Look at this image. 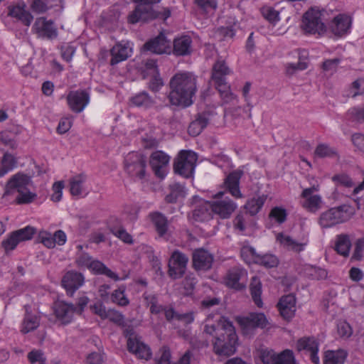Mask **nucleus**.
Segmentation results:
<instances>
[{
	"instance_id": "1",
	"label": "nucleus",
	"mask_w": 364,
	"mask_h": 364,
	"mask_svg": "<svg viewBox=\"0 0 364 364\" xmlns=\"http://www.w3.org/2000/svg\"><path fill=\"white\" fill-rule=\"evenodd\" d=\"M203 333L211 338L213 350L217 355L230 356L235 353L237 336L230 321L220 319L215 323H210L208 318Z\"/></svg>"
},
{
	"instance_id": "2",
	"label": "nucleus",
	"mask_w": 364,
	"mask_h": 364,
	"mask_svg": "<svg viewBox=\"0 0 364 364\" xmlns=\"http://www.w3.org/2000/svg\"><path fill=\"white\" fill-rule=\"evenodd\" d=\"M169 85L168 99L171 105L187 107L193 104V97L197 91V77L194 74L176 73L171 77Z\"/></svg>"
},
{
	"instance_id": "3",
	"label": "nucleus",
	"mask_w": 364,
	"mask_h": 364,
	"mask_svg": "<svg viewBox=\"0 0 364 364\" xmlns=\"http://www.w3.org/2000/svg\"><path fill=\"white\" fill-rule=\"evenodd\" d=\"M33 182L30 176L22 173L14 175L6 183L4 196L13 194L16 191L18 194L16 198L18 204H28L33 202L36 194L31 191Z\"/></svg>"
},
{
	"instance_id": "4",
	"label": "nucleus",
	"mask_w": 364,
	"mask_h": 364,
	"mask_svg": "<svg viewBox=\"0 0 364 364\" xmlns=\"http://www.w3.org/2000/svg\"><path fill=\"white\" fill-rule=\"evenodd\" d=\"M324 11L311 9L303 16L301 27L308 34L321 35L326 31L322 16Z\"/></svg>"
},
{
	"instance_id": "5",
	"label": "nucleus",
	"mask_w": 364,
	"mask_h": 364,
	"mask_svg": "<svg viewBox=\"0 0 364 364\" xmlns=\"http://www.w3.org/2000/svg\"><path fill=\"white\" fill-rule=\"evenodd\" d=\"M197 159V155L193 151L186 150L181 151L174 159V172L185 178L192 176Z\"/></svg>"
},
{
	"instance_id": "6",
	"label": "nucleus",
	"mask_w": 364,
	"mask_h": 364,
	"mask_svg": "<svg viewBox=\"0 0 364 364\" xmlns=\"http://www.w3.org/2000/svg\"><path fill=\"white\" fill-rule=\"evenodd\" d=\"M124 335L127 338L128 350L140 359L146 360L151 358V351L150 348L141 341L134 330L128 327L124 330Z\"/></svg>"
},
{
	"instance_id": "7",
	"label": "nucleus",
	"mask_w": 364,
	"mask_h": 364,
	"mask_svg": "<svg viewBox=\"0 0 364 364\" xmlns=\"http://www.w3.org/2000/svg\"><path fill=\"white\" fill-rule=\"evenodd\" d=\"M146 157L139 153L132 152L127 154L124 159L126 172L132 177L143 179L146 174Z\"/></svg>"
},
{
	"instance_id": "8",
	"label": "nucleus",
	"mask_w": 364,
	"mask_h": 364,
	"mask_svg": "<svg viewBox=\"0 0 364 364\" xmlns=\"http://www.w3.org/2000/svg\"><path fill=\"white\" fill-rule=\"evenodd\" d=\"M347 210L348 209L346 205L332 208L321 215L319 223L323 228H328L344 223L349 218Z\"/></svg>"
},
{
	"instance_id": "9",
	"label": "nucleus",
	"mask_w": 364,
	"mask_h": 364,
	"mask_svg": "<svg viewBox=\"0 0 364 364\" xmlns=\"http://www.w3.org/2000/svg\"><path fill=\"white\" fill-rule=\"evenodd\" d=\"M188 257L179 250L173 252L168 262V275L174 279L183 276L186 270Z\"/></svg>"
},
{
	"instance_id": "10",
	"label": "nucleus",
	"mask_w": 364,
	"mask_h": 364,
	"mask_svg": "<svg viewBox=\"0 0 364 364\" xmlns=\"http://www.w3.org/2000/svg\"><path fill=\"white\" fill-rule=\"evenodd\" d=\"M223 192H219L216 196L223 197ZM213 214L218 215L221 219L229 218L237 208V204L228 197L217 198L210 202Z\"/></svg>"
},
{
	"instance_id": "11",
	"label": "nucleus",
	"mask_w": 364,
	"mask_h": 364,
	"mask_svg": "<svg viewBox=\"0 0 364 364\" xmlns=\"http://www.w3.org/2000/svg\"><path fill=\"white\" fill-rule=\"evenodd\" d=\"M247 273V271L240 267H233L226 273L225 284L227 287L240 291L246 287Z\"/></svg>"
},
{
	"instance_id": "12",
	"label": "nucleus",
	"mask_w": 364,
	"mask_h": 364,
	"mask_svg": "<svg viewBox=\"0 0 364 364\" xmlns=\"http://www.w3.org/2000/svg\"><path fill=\"white\" fill-rule=\"evenodd\" d=\"M268 321L262 313H251L240 320V324L245 335L251 336L257 328H264Z\"/></svg>"
},
{
	"instance_id": "13",
	"label": "nucleus",
	"mask_w": 364,
	"mask_h": 364,
	"mask_svg": "<svg viewBox=\"0 0 364 364\" xmlns=\"http://www.w3.org/2000/svg\"><path fill=\"white\" fill-rule=\"evenodd\" d=\"M297 351H306L309 353V358L314 364H321L318 357L319 342L314 336H304L300 338L296 343Z\"/></svg>"
},
{
	"instance_id": "14",
	"label": "nucleus",
	"mask_w": 364,
	"mask_h": 364,
	"mask_svg": "<svg viewBox=\"0 0 364 364\" xmlns=\"http://www.w3.org/2000/svg\"><path fill=\"white\" fill-rule=\"evenodd\" d=\"M35 232L36 229L31 226L14 231L7 239L2 241V247L6 252L13 250L21 241L31 239Z\"/></svg>"
},
{
	"instance_id": "15",
	"label": "nucleus",
	"mask_w": 364,
	"mask_h": 364,
	"mask_svg": "<svg viewBox=\"0 0 364 364\" xmlns=\"http://www.w3.org/2000/svg\"><path fill=\"white\" fill-rule=\"evenodd\" d=\"M32 31L38 38L53 40L58 36V30L51 20L44 17L37 18L33 25Z\"/></svg>"
},
{
	"instance_id": "16",
	"label": "nucleus",
	"mask_w": 364,
	"mask_h": 364,
	"mask_svg": "<svg viewBox=\"0 0 364 364\" xmlns=\"http://www.w3.org/2000/svg\"><path fill=\"white\" fill-rule=\"evenodd\" d=\"M161 0H134V2L139 4L135 10L129 16V22L136 23L140 21H146L149 18H153L152 9L151 7H146V5L154 4L159 2Z\"/></svg>"
},
{
	"instance_id": "17",
	"label": "nucleus",
	"mask_w": 364,
	"mask_h": 364,
	"mask_svg": "<svg viewBox=\"0 0 364 364\" xmlns=\"http://www.w3.org/2000/svg\"><path fill=\"white\" fill-rule=\"evenodd\" d=\"M66 99L70 109L75 113H80L88 105L90 94L86 90H82L70 91Z\"/></svg>"
},
{
	"instance_id": "18",
	"label": "nucleus",
	"mask_w": 364,
	"mask_h": 364,
	"mask_svg": "<svg viewBox=\"0 0 364 364\" xmlns=\"http://www.w3.org/2000/svg\"><path fill=\"white\" fill-rule=\"evenodd\" d=\"M143 50L159 55L170 53L171 51V41L161 33L158 36L146 42L143 46Z\"/></svg>"
},
{
	"instance_id": "19",
	"label": "nucleus",
	"mask_w": 364,
	"mask_h": 364,
	"mask_svg": "<svg viewBox=\"0 0 364 364\" xmlns=\"http://www.w3.org/2000/svg\"><path fill=\"white\" fill-rule=\"evenodd\" d=\"M169 160L170 156L162 151H155L151 154L149 164L156 176L161 179L166 176Z\"/></svg>"
},
{
	"instance_id": "20",
	"label": "nucleus",
	"mask_w": 364,
	"mask_h": 364,
	"mask_svg": "<svg viewBox=\"0 0 364 364\" xmlns=\"http://www.w3.org/2000/svg\"><path fill=\"white\" fill-rule=\"evenodd\" d=\"M277 307L282 318L287 321H290L295 315V296L293 294L283 296L277 304Z\"/></svg>"
},
{
	"instance_id": "21",
	"label": "nucleus",
	"mask_w": 364,
	"mask_h": 364,
	"mask_svg": "<svg viewBox=\"0 0 364 364\" xmlns=\"http://www.w3.org/2000/svg\"><path fill=\"white\" fill-rule=\"evenodd\" d=\"M193 267L196 270L206 271L211 268L213 255L203 248L196 249L192 254Z\"/></svg>"
},
{
	"instance_id": "22",
	"label": "nucleus",
	"mask_w": 364,
	"mask_h": 364,
	"mask_svg": "<svg viewBox=\"0 0 364 364\" xmlns=\"http://www.w3.org/2000/svg\"><path fill=\"white\" fill-rule=\"evenodd\" d=\"M53 311L56 318L62 324L66 325L73 321L74 313L77 311V307L72 304L59 301L55 303Z\"/></svg>"
},
{
	"instance_id": "23",
	"label": "nucleus",
	"mask_w": 364,
	"mask_h": 364,
	"mask_svg": "<svg viewBox=\"0 0 364 364\" xmlns=\"http://www.w3.org/2000/svg\"><path fill=\"white\" fill-rule=\"evenodd\" d=\"M62 286L66 289L67 294L72 296L77 289L84 283V277L75 271L68 272L63 277Z\"/></svg>"
},
{
	"instance_id": "24",
	"label": "nucleus",
	"mask_w": 364,
	"mask_h": 364,
	"mask_svg": "<svg viewBox=\"0 0 364 364\" xmlns=\"http://www.w3.org/2000/svg\"><path fill=\"white\" fill-rule=\"evenodd\" d=\"M210 111H204L198 113L195 119L193 120L188 127V132L191 136H196L208 126L213 117Z\"/></svg>"
},
{
	"instance_id": "25",
	"label": "nucleus",
	"mask_w": 364,
	"mask_h": 364,
	"mask_svg": "<svg viewBox=\"0 0 364 364\" xmlns=\"http://www.w3.org/2000/svg\"><path fill=\"white\" fill-rule=\"evenodd\" d=\"M132 53V49L129 43H118L110 50V65H114L120 62L126 60Z\"/></svg>"
},
{
	"instance_id": "26",
	"label": "nucleus",
	"mask_w": 364,
	"mask_h": 364,
	"mask_svg": "<svg viewBox=\"0 0 364 364\" xmlns=\"http://www.w3.org/2000/svg\"><path fill=\"white\" fill-rule=\"evenodd\" d=\"M242 176V171H234L230 173L224 181L225 189L235 198L242 197L240 190V181Z\"/></svg>"
},
{
	"instance_id": "27",
	"label": "nucleus",
	"mask_w": 364,
	"mask_h": 364,
	"mask_svg": "<svg viewBox=\"0 0 364 364\" xmlns=\"http://www.w3.org/2000/svg\"><path fill=\"white\" fill-rule=\"evenodd\" d=\"M318 191V186L305 188L301 193V197L306 198L304 207L309 211L315 213L321 208V198L318 195L311 196L312 193Z\"/></svg>"
},
{
	"instance_id": "28",
	"label": "nucleus",
	"mask_w": 364,
	"mask_h": 364,
	"mask_svg": "<svg viewBox=\"0 0 364 364\" xmlns=\"http://www.w3.org/2000/svg\"><path fill=\"white\" fill-rule=\"evenodd\" d=\"M351 20L345 14L336 16L331 22V30L337 36H343L347 34L350 30Z\"/></svg>"
},
{
	"instance_id": "29",
	"label": "nucleus",
	"mask_w": 364,
	"mask_h": 364,
	"mask_svg": "<svg viewBox=\"0 0 364 364\" xmlns=\"http://www.w3.org/2000/svg\"><path fill=\"white\" fill-rule=\"evenodd\" d=\"M276 241L283 249L296 252L303 251L305 245V244L297 242L284 232L277 234Z\"/></svg>"
},
{
	"instance_id": "30",
	"label": "nucleus",
	"mask_w": 364,
	"mask_h": 364,
	"mask_svg": "<svg viewBox=\"0 0 364 364\" xmlns=\"http://www.w3.org/2000/svg\"><path fill=\"white\" fill-rule=\"evenodd\" d=\"M213 214L210 202L200 200L193 210V218L198 222H207L213 218Z\"/></svg>"
},
{
	"instance_id": "31",
	"label": "nucleus",
	"mask_w": 364,
	"mask_h": 364,
	"mask_svg": "<svg viewBox=\"0 0 364 364\" xmlns=\"http://www.w3.org/2000/svg\"><path fill=\"white\" fill-rule=\"evenodd\" d=\"M192 51V39L189 36H182L173 41V53L176 55L184 56Z\"/></svg>"
},
{
	"instance_id": "32",
	"label": "nucleus",
	"mask_w": 364,
	"mask_h": 364,
	"mask_svg": "<svg viewBox=\"0 0 364 364\" xmlns=\"http://www.w3.org/2000/svg\"><path fill=\"white\" fill-rule=\"evenodd\" d=\"M347 355V352L341 349L328 350L324 353L323 364H343Z\"/></svg>"
},
{
	"instance_id": "33",
	"label": "nucleus",
	"mask_w": 364,
	"mask_h": 364,
	"mask_svg": "<svg viewBox=\"0 0 364 364\" xmlns=\"http://www.w3.org/2000/svg\"><path fill=\"white\" fill-rule=\"evenodd\" d=\"M231 73L225 62L223 60H217L213 66L211 80L213 81H221L225 80L226 76Z\"/></svg>"
},
{
	"instance_id": "34",
	"label": "nucleus",
	"mask_w": 364,
	"mask_h": 364,
	"mask_svg": "<svg viewBox=\"0 0 364 364\" xmlns=\"http://www.w3.org/2000/svg\"><path fill=\"white\" fill-rule=\"evenodd\" d=\"M350 237L347 234H341L337 235L335 250L341 255L347 257L349 256L351 247Z\"/></svg>"
},
{
	"instance_id": "35",
	"label": "nucleus",
	"mask_w": 364,
	"mask_h": 364,
	"mask_svg": "<svg viewBox=\"0 0 364 364\" xmlns=\"http://www.w3.org/2000/svg\"><path fill=\"white\" fill-rule=\"evenodd\" d=\"M9 15L21 21L25 26H30L33 17L27 11L24 6H15L9 9Z\"/></svg>"
},
{
	"instance_id": "36",
	"label": "nucleus",
	"mask_w": 364,
	"mask_h": 364,
	"mask_svg": "<svg viewBox=\"0 0 364 364\" xmlns=\"http://www.w3.org/2000/svg\"><path fill=\"white\" fill-rule=\"evenodd\" d=\"M215 88L218 90L220 97L224 103H230L235 99V95L231 92L230 87L225 80L213 81Z\"/></svg>"
},
{
	"instance_id": "37",
	"label": "nucleus",
	"mask_w": 364,
	"mask_h": 364,
	"mask_svg": "<svg viewBox=\"0 0 364 364\" xmlns=\"http://www.w3.org/2000/svg\"><path fill=\"white\" fill-rule=\"evenodd\" d=\"M130 102L136 107L144 108H149L155 104L154 99L145 91L136 94L130 99Z\"/></svg>"
},
{
	"instance_id": "38",
	"label": "nucleus",
	"mask_w": 364,
	"mask_h": 364,
	"mask_svg": "<svg viewBox=\"0 0 364 364\" xmlns=\"http://www.w3.org/2000/svg\"><path fill=\"white\" fill-rule=\"evenodd\" d=\"M250 290L252 299L255 304L258 307H262L263 304L261 299L262 283L260 282V279L257 277L255 276L252 278L250 284Z\"/></svg>"
},
{
	"instance_id": "39",
	"label": "nucleus",
	"mask_w": 364,
	"mask_h": 364,
	"mask_svg": "<svg viewBox=\"0 0 364 364\" xmlns=\"http://www.w3.org/2000/svg\"><path fill=\"white\" fill-rule=\"evenodd\" d=\"M86 176L81 173L70 179V191L72 196H78L82 193Z\"/></svg>"
},
{
	"instance_id": "40",
	"label": "nucleus",
	"mask_w": 364,
	"mask_h": 364,
	"mask_svg": "<svg viewBox=\"0 0 364 364\" xmlns=\"http://www.w3.org/2000/svg\"><path fill=\"white\" fill-rule=\"evenodd\" d=\"M151 220L159 235L164 236L168 230V220L161 213H155L151 215Z\"/></svg>"
},
{
	"instance_id": "41",
	"label": "nucleus",
	"mask_w": 364,
	"mask_h": 364,
	"mask_svg": "<svg viewBox=\"0 0 364 364\" xmlns=\"http://www.w3.org/2000/svg\"><path fill=\"white\" fill-rule=\"evenodd\" d=\"M40 325V318L33 314H28L24 316L22 323L21 332L23 333H28L31 331L36 330Z\"/></svg>"
},
{
	"instance_id": "42",
	"label": "nucleus",
	"mask_w": 364,
	"mask_h": 364,
	"mask_svg": "<svg viewBox=\"0 0 364 364\" xmlns=\"http://www.w3.org/2000/svg\"><path fill=\"white\" fill-rule=\"evenodd\" d=\"M266 199L267 196L264 195L259 196L257 198H253L247 202V203L245 204V208L251 215H255L261 209Z\"/></svg>"
},
{
	"instance_id": "43",
	"label": "nucleus",
	"mask_w": 364,
	"mask_h": 364,
	"mask_svg": "<svg viewBox=\"0 0 364 364\" xmlns=\"http://www.w3.org/2000/svg\"><path fill=\"white\" fill-rule=\"evenodd\" d=\"M274 364H296L294 352L285 349L277 355L274 354Z\"/></svg>"
},
{
	"instance_id": "44",
	"label": "nucleus",
	"mask_w": 364,
	"mask_h": 364,
	"mask_svg": "<svg viewBox=\"0 0 364 364\" xmlns=\"http://www.w3.org/2000/svg\"><path fill=\"white\" fill-rule=\"evenodd\" d=\"M314 154L317 157L319 158H325V157H338V152L336 149L326 144H319L316 146Z\"/></svg>"
},
{
	"instance_id": "45",
	"label": "nucleus",
	"mask_w": 364,
	"mask_h": 364,
	"mask_svg": "<svg viewBox=\"0 0 364 364\" xmlns=\"http://www.w3.org/2000/svg\"><path fill=\"white\" fill-rule=\"evenodd\" d=\"M184 186L180 183H175L170 185V193L166 196V200L168 203H174L179 197H183L185 195Z\"/></svg>"
},
{
	"instance_id": "46",
	"label": "nucleus",
	"mask_w": 364,
	"mask_h": 364,
	"mask_svg": "<svg viewBox=\"0 0 364 364\" xmlns=\"http://www.w3.org/2000/svg\"><path fill=\"white\" fill-rule=\"evenodd\" d=\"M364 259V237L356 240L354 250L350 257L351 262H360Z\"/></svg>"
},
{
	"instance_id": "47",
	"label": "nucleus",
	"mask_w": 364,
	"mask_h": 364,
	"mask_svg": "<svg viewBox=\"0 0 364 364\" xmlns=\"http://www.w3.org/2000/svg\"><path fill=\"white\" fill-rule=\"evenodd\" d=\"M144 299L147 306L150 307L151 314H158L163 312L164 307L158 304L157 297L154 294H144Z\"/></svg>"
},
{
	"instance_id": "48",
	"label": "nucleus",
	"mask_w": 364,
	"mask_h": 364,
	"mask_svg": "<svg viewBox=\"0 0 364 364\" xmlns=\"http://www.w3.org/2000/svg\"><path fill=\"white\" fill-rule=\"evenodd\" d=\"M197 283V280L193 275H187L182 282L183 291L185 296H191L193 294V291Z\"/></svg>"
},
{
	"instance_id": "49",
	"label": "nucleus",
	"mask_w": 364,
	"mask_h": 364,
	"mask_svg": "<svg viewBox=\"0 0 364 364\" xmlns=\"http://www.w3.org/2000/svg\"><path fill=\"white\" fill-rule=\"evenodd\" d=\"M240 255L245 262L251 264L255 263L259 254L256 252L252 247L245 245L240 250Z\"/></svg>"
},
{
	"instance_id": "50",
	"label": "nucleus",
	"mask_w": 364,
	"mask_h": 364,
	"mask_svg": "<svg viewBox=\"0 0 364 364\" xmlns=\"http://www.w3.org/2000/svg\"><path fill=\"white\" fill-rule=\"evenodd\" d=\"M257 364H273V350L263 348L259 349Z\"/></svg>"
},
{
	"instance_id": "51",
	"label": "nucleus",
	"mask_w": 364,
	"mask_h": 364,
	"mask_svg": "<svg viewBox=\"0 0 364 364\" xmlns=\"http://www.w3.org/2000/svg\"><path fill=\"white\" fill-rule=\"evenodd\" d=\"M337 332L341 338L346 339L353 334V329L348 322L343 321L337 324Z\"/></svg>"
},
{
	"instance_id": "52",
	"label": "nucleus",
	"mask_w": 364,
	"mask_h": 364,
	"mask_svg": "<svg viewBox=\"0 0 364 364\" xmlns=\"http://www.w3.org/2000/svg\"><path fill=\"white\" fill-rule=\"evenodd\" d=\"M124 288L123 289L119 288V289L115 290L112 295L113 302L121 306H127L129 303V299L124 295Z\"/></svg>"
},
{
	"instance_id": "53",
	"label": "nucleus",
	"mask_w": 364,
	"mask_h": 364,
	"mask_svg": "<svg viewBox=\"0 0 364 364\" xmlns=\"http://www.w3.org/2000/svg\"><path fill=\"white\" fill-rule=\"evenodd\" d=\"M107 318L119 326L123 325L124 321V315L119 311L112 309L107 310Z\"/></svg>"
},
{
	"instance_id": "54",
	"label": "nucleus",
	"mask_w": 364,
	"mask_h": 364,
	"mask_svg": "<svg viewBox=\"0 0 364 364\" xmlns=\"http://www.w3.org/2000/svg\"><path fill=\"white\" fill-rule=\"evenodd\" d=\"M38 240L48 248L55 247L53 235L47 231H41L38 234Z\"/></svg>"
},
{
	"instance_id": "55",
	"label": "nucleus",
	"mask_w": 364,
	"mask_h": 364,
	"mask_svg": "<svg viewBox=\"0 0 364 364\" xmlns=\"http://www.w3.org/2000/svg\"><path fill=\"white\" fill-rule=\"evenodd\" d=\"M288 212L282 206H274V222L282 225L287 220Z\"/></svg>"
},
{
	"instance_id": "56",
	"label": "nucleus",
	"mask_w": 364,
	"mask_h": 364,
	"mask_svg": "<svg viewBox=\"0 0 364 364\" xmlns=\"http://www.w3.org/2000/svg\"><path fill=\"white\" fill-rule=\"evenodd\" d=\"M332 180L338 186L340 185L347 188H350L353 186L352 179L346 174L335 175L332 177Z\"/></svg>"
},
{
	"instance_id": "57",
	"label": "nucleus",
	"mask_w": 364,
	"mask_h": 364,
	"mask_svg": "<svg viewBox=\"0 0 364 364\" xmlns=\"http://www.w3.org/2000/svg\"><path fill=\"white\" fill-rule=\"evenodd\" d=\"M255 263L260 264L267 269L271 268L273 267V256L269 254H259L256 257Z\"/></svg>"
},
{
	"instance_id": "58",
	"label": "nucleus",
	"mask_w": 364,
	"mask_h": 364,
	"mask_svg": "<svg viewBox=\"0 0 364 364\" xmlns=\"http://www.w3.org/2000/svg\"><path fill=\"white\" fill-rule=\"evenodd\" d=\"M341 63L340 58L328 59L323 62L322 68L326 72L333 73L336 72L338 66Z\"/></svg>"
},
{
	"instance_id": "59",
	"label": "nucleus",
	"mask_w": 364,
	"mask_h": 364,
	"mask_svg": "<svg viewBox=\"0 0 364 364\" xmlns=\"http://www.w3.org/2000/svg\"><path fill=\"white\" fill-rule=\"evenodd\" d=\"M159 358H155L156 364H170L171 352L168 347L164 346L159 350Z\"/></svg>"
},
{
	"instance_id": "60",
	"label": "nucleus",
	"mask_w": 364,
	"mask_h": 364,
	"mask_svg": "<svg viewBox=\"0 0 364 364\" xmlns=\"http://www.w3.org/2000/svg\"><path fill=\"white\" fill-rule=\"evenodd\" d=\"M163 85L164 82L161 77L159 76V73L157 75H151V79L149 83V87L151 90L156 92Z\"/></svg>"
},
{
	"instance_id": "61",
	"label": "nucleus",
	"mask_w": 364,
	"mask_h": 364,
	"mask_svg": "<svg viewBox=\"0 0 364 364\" xmlns=\"http://www.w3.org/2000/svg\"><path fill=\"white\" fill-rule=\"evenodd\" d=\"M348 114L353 121L364 122V109L353 107L348 110Z\"/></svg>"
},
{
	"instance_id": "62",
	"label": "nucleus",
	"mask_w": 364,
	"mask_h": 364,
	"mask_svg": "<svg viewBox=\"0 0 364 364\" xmlns=\"http://www.w3.org/2000/svg\"><path fill=\"white\" fill-rule=\"evenodd\" d=\"M92 261V257L85 252H80L76 259L77 266L87 268H89Z\"/></svg>"
},
{
	"instance_id": "63",
	"label": "nucleus",
	"mask_w": 364,
	"mask_h": 364,
	"mask_svg": "<svg viewBox=\"0 0 364 364\" xmlns=\"http://www.w3.org/2000/svg\"><path fill=\"white\" fill-rule=\"evenodd\" d=\"M72 126V119L68 117L62 118L57 127V132L60 134L66 133Z\"/></svg>"
},
{
	"instance_id": "64",
	"label": "nucleus",
	"mask_w": 364,
	"mask_h": 364,
	"mask_svg": "<svg viewBox=\"0 0 364 364\" xmlns=\"http://www.w3.org/2000/svg\"><path fill=\"white\" fill-rule=\"evenodd\" d=\"M145 71L148 75H157L159 74L158 66L156 61L154 59H148L144 63Z\"/></svg>"
}]
</instances>
